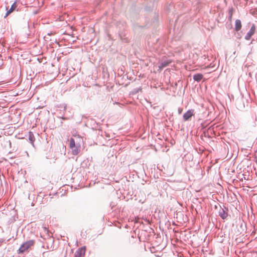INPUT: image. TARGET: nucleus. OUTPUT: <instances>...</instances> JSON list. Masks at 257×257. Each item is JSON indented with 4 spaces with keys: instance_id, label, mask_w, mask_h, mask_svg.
Wrapping results in <instances>:
<instances>
[{
    "instance_id": "f257e3e1",
    "label": "nucleus",
    "mask_w": 257,
    "mask_h": 257,
    "mask_svg": "<svg viewBox=\"0 0 257 257\" xmlns=\"http://www.w3.org/2000/svg\"><path fill=\"white\" fill-rule=\"evenodd\" d=\"M69 147L72 149V154L76 155L80 151L81 144L80 142H76L75 144V139L71 138L69 140Z\"/></svg>"
},
{
    "instance_id": "f03ea898",
    "label": "nucleus",
    "mask_w": 257,
    "mask_h": 257,
    "mask_svg": "<svg viewBox=\"0 0 257 257\" xmlns=\"http://www.w3.org/2000/svg\"><path fill=\"white\" fill-rule=\"evenodd\" d=\"M34 240H30L22 244L19 249V253H23L34 244Z\"/></svg>"
},
{
    "instance_id": "7ed1b4c3",
    "label": "nucleus",
    "mask_w": 257,
    "mask_h": 257,
    "mask_svg": "<svg viewBox=\"0 0 257 257\" xmlns=\"http://www.w3.org/2000/svg\"><path fill=\"white\" fill-rule=\"evenodd\" d=\"M171 61L169 59H165L162 60L160 62L159 65L158 66L159 71H161L162 69L166 66H167Z\"/></svg>"
},
{
    "instance_id": "20e7f679",
    "label": "nucleus",
    "mask_w": 257,
    "mask_h": 257,
    "mask_svg": "<svg viewBox=\"0 0 257 257\" xmlns=\"http://www.w3.org/2000/svg\"><path fill=\"white\" fill-rule=\"evenodd\" d=\"M194 114V110L190 109L188 110L186 113H185L183 115V119L184 121L189 120L190 118L193 116Z\"/></svg>"
},
{
    "instance_id": "39448f33",
    "label": "nucleus",
    "mask_w": 257,
    "mask_h": 257,
    "mask_svg": "<svg viewBox=\"0 0 257 257\" xmlns=\"http://www.w3.org/2000/svg\"><path fill=\"white\" fill-rule=\"evenodd\" d=\"M17 5L16 2L14 3L13 5L11 6V8L9 9L8 7H6V10L7 11L5 18L8 17L11 13L14 11V10L17 8Z\"/></svg>"
},
{
    "instance_id": "423d86ee",
    "label": "nucleus",
    "mask_w": 257,
    "mask_h": 257,
    "mask_svg": "<svg viewBox=\"0 0 257 257\" xmlns=\"http://www.w3.org/2000/svg\"><path fill=\"white\" fill-rule=\"evenodd\" d=\"M255 30V26L254 25H253L251 27L248 32L246 34V36H245V39L247 40H249L250 39V38L251 37V36L254 33Z\"/></svg>"
},
{
    "instance_id": "0eeeda50",
    "label": "nucleus",
    "mask_w": 257,
    "mask_h": 257,
    "mask_svg": "<svg viewBox=\"0 0 257 257\" xmlns=\"http://www.w3.org/2000/svg\"><path fill=\"white\" fill-rule=\"evenodd\" d=\"M219 216L223 219H225L227 217V213L225 210L223 208H221L219 211Z\"/></svg>"
},
{
    "instance_id": "6e6552de",
    "label": "nucleus",
    "mask_w": 257,
    "mask_h": 257,
    "mask_svg": "<svg viewBox=\"0 0 257 257\" xmlns=\"http://www.w3.org/2000/svg\"><path fill=\"white\" fill-rule=\"evenodd\" d=\"M85 254V249L81 248L80 249L77 250L75 254L74 257H83Z\"/></svg>"
},
{
    "instance_id": "1a4fd4ad",
    "label": "nucleus",
    "mask_w": 257,
    "mask_h": 257,
    "mask_svg": "<svg viewBox=\"0 0 257 257\" xmlns=\"http://www.w3.org/2000/svg\"><path fill=\"white\" fill-rule=\"evenodd\" d=\"M241 28V23L239 20L235 21V30L236 31H238Z\"/></svg>"
},
{
    "instance_id": "9d476101",
    "label": "nucleus",
    "mask_w": 257,
    "mask_h": 257,
    "mask_svg": "<svg viewBox=\"0 0 257 257\" xmlns=\"http://www.w3.org/2000/svg\"><path fill=\"white\" fill-rule=\"evenodd\" d=\"M203 78V75L200 73L196 74L193 76V79L197 82L200 81Z\"/></svg>"
},
{
    "instance_id": "9b49d317",
    "label": "nucleus",
    "mask_w": 257,
    "mask_h": 257,
    "mask_svg": "<svg viewBox=\"0 0 257 257\" xmlns=\"http://www.w3.org/2000/svg\"><path fill=\"white\" fill-rule=\"evenodd\" d=\"M29 140L33 146H34V142L35 141V137L33 134L32 132L29 133Z\"/></svg>"
},
{
    "instance_id": "f8f14e48",
    "label": "nucleus",
    "mask_w": 257,
    "mask_h": 257,
    "mask_svg": "<svg viewBox=\"0 0 257 257\" xmlns=\"http://www.w3.org/2000/svg\"><path fill=\"white\" fill-rule=\"evenodd\" d=\"M74 138L73 139H74L75 140V144L76 142H80V144H81V143L83 142V140L82 138L79 136V135H74Z\"/></svg>"
},
{
    "instance_id": "ddd939ff",
    "label": "nucleus",
    "mask_w": 257,
    "mask_h": 257,
    "mask_svg": "<svg viewBox=\"0 0 257 257\" xmlns=\"http://www.w3.org/2000/svg\"><path fill=\"white\" fill-rule=\"evenodd\" d=\"M182 108H179L178 109V112L179 114H181L182 113Z\"/></svg>"
}]
</instances>
